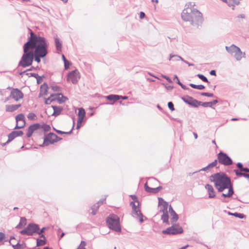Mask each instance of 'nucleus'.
Returning a JSON list of instances; mask_svg holds the SVG:
<instances>
[{
	"instance_id": "f257e3e1",
	"label": "nucleus",
	"mask_w": 249,
	"mask_h": 249,
	"mask_svg": "<svg viewBox=\"0 0 249 249\" xmlns=\"http://www.w3.org/2000/svg\"><path fill=\"white\" fill-rule=\"evenodd\" d=\"M210 180L214 183L215 188L219 192H223L225 189H228L227 194H222V196L230 197L233 194L231 179L224 173H219L212 175L210 177Z\"/></svg>"
},
{
	"instance_id": "f03ea898",
	"label": "nucleus",
	"mask_w": 249,
	"mask_h": 249,
	"mask_svg": "<svg viewBox=\"0 0 249 249\" xmlns=\"http://www.w3.org/2000/svg\"><path fill=\"white\" fill-rule=\"evenodd\" d=\"M195 4L189 2L185 5L186 8L181 13L182 19L186 21H189L190 23L197 26L201 24L203 21L202 14L198 10L195 8H192Z\"/></svg>"
},
{
	"instance_id": "7ed1b4c3",
	"label": "nucleus",
	"mask_w": 249,
	"mask_h": 249,
	"mask_svg": "<svg viewBox=\"0 0 249 249\" xmlns=\"http://www.w3.org/2000/svg\"><path fill=\"white\" fill-rule=\"evenodd\" d=\"M30 34L31 36L28 41L30 42L29 45L30 49L33 51V50L35 49L34 52V54L40 56L41 58L44 57L47 53V48L48 46L45 38L35 35L32 32Z\"/></svg>"
},
{
	"instance_id": "20e7f679",
	"label": "nucleus",
	"mask_w": 249,
	"mask_h": 249,
	"mask_svg": "<svg viewBox=\"0 0 249 249\" xmlns=\"http://www.w3.org/2000/svg\"><path fill=\"white\" fill-rule=\"evenodd\" d=\"M30 42H26L24 45V54H23L20 61L18 63V66L23 68L28 67L32 65L34 60V52L30 49L29 45Z\"/></svg>"
},
{
	"instance_id": "39448f33",
	"label": "nucleus",
	"mask_w": 249,
	"mask_h": 249,
	"mask_svg": "<svg viewBox=\"0 0 249 249\" xmlns=\"http://www.w3.org/2000/svg\"><path fill=\"white\" fill-rule=\"evenodd\" d=\"M159 200V207L160 209V212L162 213L161 219L163 223L169 225L170 222L169 221V216L168 214L167 209L168 208V203L161 197L158 198Z\"/></svg>"
},
{
	"instance_id": "423d86ee",
	"label": "nucleus",
	"mask_w": 249,
	"mask_h": 249,
	"mask_svg": "<svg viewBox=\"0 0 249 249\" xmlns=\"http://www.w3.org/2000/svg\"><path fill=\"white\" fill-rule=\"evenodd\" d=\"M106 222L108 228L115 231L120 232L121 231V227L120 224L119 217L115 214H111L107 217Z\"/></svg>"
},
{
	"instance_id": "0eeeda50",
	"label": "nucleus",
	"mask_w": 249,
	"mask_h": 249,
	"mask_svg": "<svg viewBox=\"0 0 249 249\" xmlns=\"http://www.w3.org/2000/svg\"><path fill=\"white\" fill-rule=\"evenodd\" d=\"M172 224L171 227L168 228L165 230H163L162 232L168 234H177L183 232V230L181 227L178 224Z\"/></svg>"
},
{
	"instance_id": "6e6552de",
	"label": "nucleus",
	"mask_w": 249,
	"mask_h": 249,
	"mask_svg": "<svg viewBox=\"0 0 249 249\" xmlns=\"http://www.w3.org/2000/svg\"><path fill=\"white\" fill-rule=\"evenodd\" d=\"M153 183H157L158 180L155 178H151L149 179L144 184L145 190L147 192L157 193L161 189V187L160 186L157 187H150L148 186L151 185Z\"/></svg>"
},
{
	"instance_id": "1a4fd4ad",
	"label": "nucleus",
	"mask_w": 249,
	"mask_h": 249,
	"mask_svg": "<svg viewBox=\"0 0 249 249\" xmlns=\"http://www.w3.org/2000/svg\"><path fill=\"white\" fill-rule=\"evenodd\" d=\"M218 162L224 165L228 166L232 163L231 159L225 153L220 152L217 154Z\"/></svg>"
},
{
	"instance_id": "9d476101",
	"label": "nucleus",
	"mask_w": 249,
	"mask_h": 249,
	"mask_svg": "<svg viewBox=\"0 0 249 249\" xmlns=\"http://www.w3.org/2000/svg\"><path fill=\"white\" fill-rule=\"evenodd\" d=\"M39 228L38 226L35 224H29L24 230L21 231L20 233L21 234L32 235L34 233L37 232Z\"/></svg>"
},
{
	"instance_id": "9b49d317",
	"label": "nucleus",
	"mask_w": 249,
	"mask_h": 249,
	"mask_svg": "<svg viewBox=\"0 0 249 249\" xmlns=\"http://www.w3.org/2000/svg\"><path fill=\"white\" fill-rule=\"evenodd\" d=\"M131 205L132 206V216L135 218L138 219L140 222H142L143 221V215L141 213L139 208L137 207L135 202H131Z\"/></svg>"
},
{
	"instance_id": "f8f14e48",
	"label": "nucleus",
	"mask_w": 249,
	"mask_h": 249,
	"mask_svg": "<svg viewBox=\"0 0 249 249\" xmlns=\"http://www.w3.org/2000/svg\"><path fill=\"white\" fill-rule=\"evenodd\" d=\"M68 81H71L73 84H76L80 79V75L76 70L70 72L68 75Z\"/></svg>"
},
{
	"instance_id": "ddd939ff",
	"label": "nucleus",
	"mask_w": 249,
	"mask_h": 249,
	"mask_svg": "<svg viewBox=\"0 0 249 249\" xmlns=\"http://www.w3.org/2000/svg\"><path fill=\"white\" fill-rule=\"evenodd\" d=\"M58 136L53 133H50L48 136L44 139L43 144L48 145L50 143H53L58 141Z\"/></svg>"
},
{
	"instance_id": "4468645a",
	"label": "nucleus",
	"mask_w": 249,
	"mask_h": 249,
	"mask_svg": "<svg viewBox=\"0 0 249 249\" xmlns=\"http://www.w3.org/2000/svg\"><path fill=\"white\" fill-rule=\"evenodd\" d=\"M10 97L18 101L19 99L23 98V94L18 89H13L10 94Z\"/></svg>"
},
{
	"instance_id": "2eb2a0df",
	"label": "nucleus",
	"mask_w": 249,
	"mask_h": 249,
	"mask_svg": "<svg viewBox=\"0 0 249 249\" xmlns=\"http://www.w3.org/2000/svg\"><path fill=\"white\" fill-rule=\"evenodd\" d=\"M16 120L17 124L15 128H21L24 127L25 124V121L23 114H18L16 117Z\"/></svg>"
},
{
	"instance_id": "dca6fc26",
	"label": "nucleus",
	"mask_w": 249,
	"mask_h": 249,
	"mask_svg": "<svg viewBox=\"0 0 249 249\" xmlns=\"http://www.w3.org/2000/svg\"><path fill=\"white\" fill-rule=\"evenodd\" d=\"M85 114L86 112L84 109H83V108H79L77 124L76 126L77 129H79L81 127L84 118L85 116Z\"/></svg>"
},
{
	"instance_id": "f3484780",
	"label": "nucleus",
	"mask_w": 249,
	"mask_h": 249,
	"mask_svg": "<svg viewBox=\"0 0 249 249\" xmlns=\"http://www.w3.org/2000/svg\"><path fill=\"white\" fill-rule=\"evenodd\" d=\"M40 125L39 124H35L30 125L28 129L27 136L30 137L32 134L36 130L39 128Z\"/></svg>"
},
{
	"instance_id": "a211bd4d",
	"label": "nucleus",
	"mask_w": 249,
	"mask_h": 249,
	"mask_svg": "<svg viewBox=\"0 0 249 249\" xmlns=\"http://www.w3.org/2000/svg\"><path fill=\"white\" fill-rule=\"evenodd\" d=\"M168 212L170 214V215L171 216V223H174L176 221H177V220L178 219V215L176 213V212L173 209V208L171 205H170L169 206Z\"/></svg>"
},
{
	"instance_id": "6ab92c4d",
	"label": "nucleus",
	"mask_w": 249,
	"mask_h": 249,
	"mask_svg": "<svg viewBox=\"0 0 249 249\" xmlns=\"http://www.w3.org/2000/svg\"><path fill=\"white\" fill-rule=\"evenodd\" d=\"M52 97L54 98V101H57L60 104L64 102L67 99V98L60 93L53 94Z\"/></svg>"
},
{
	"instance_id": "aec40b11",
	"label": "nucleus",
	"mask_w": 249,
	"mask_h": 249,
	"mask_svg": "<svg viewBox=\"0 0 249 249\" xmlns=\"http://www.w3.org/2000/svg\"><path fill=\"white\" fill-rule=\"evenodd\" d=\"M237 49L238 50H236V51H235L233 55L236 60L240 61L244 57L245 53H243L238 47H237Z\"/></svg>"
},
{
	"instance_id": "412c9836",
	"label": "nucleus",
	"mask_w": 249,
	"mask_h": 249,
	"mask_svg": "<svg viewBox=\"0 0 249 249\" xmlns=\"http://www.w3.org/2000/svg\"><path fill=\"white\" fill-rule=\"evenodd\" d=\"M205 188L208 190L209 198H213L215 197V195L214 189L212 185L207 184L205 186Z\"/></svg>"
},
{
	"instance_id": "4be33fe9",
	"label": "nucleus",
	"mask_w": 249,
	"mask_h": 249,
	"mask_svg": "<svg viewBox=\"0 0 249 249\" xmlns=\"http://www.w3.org/2000/svg\"><path fill=\"white\" fill-rule=\"evenodd\" d=\"M20 106V104L7 105L6 106V111L7 112H13L18 109Z\"/></svg>"
},
{
	"instance_id": "5701e85b",
	"label": "nucleus",
	"mask_w": 249,
	"mask_h": 249,
	"mask_svg": "<svg viewBox=\"0 0 249 249\" xmlns=\"http://www.w3.org/2000/svg\"><path fill=\"white\" fill-rule=\"evenodd\" d=\"M237 46L234 44L231 45L230 46H226L225 48L226 51L231 54L233 55L234 53L236 50H238Z\"/></svg>"
},
{
	"instance_id": "b1692460",
	"label": "nucleus",
	"mask_w": 249,
	"mask_h": 249,
	"mask_svg": "<svg viewBox=\"0 0 249 249\" xmlns=\"http://www.w3.org/2000/svg\"><path fill=\"white\" fill-rule=\"evenodd\" d=\"M48 92V85L46 84H43L40 87V95L41 96L46 95Z\"/></svg>"
},
{
	"instance_id": "393cba45",
	"label": "nucleus",
	"mask_w": 249,
	"mask_h": 249,
	"mask_svg": "<svg viewBox=\"0 0 249 249\" xmlns=\"http://www.w3.org/2000/svg\"><path fill=\"white\" fill-rule=\"evenodd\" d=\"M52 107L53 110V112L52 115L55 116L59 115L63 109L62 107H61L52 106Z\"/></svg>"
},
{
	"instance_id": "a878e982",
	"label": "nucleus",
	"mask_w": 249,
	"mask_h": 249,
	"mask_svg": "<svg viewBox=\"0 0 249 249\" xmlns=\"http://www.w3.org/2000/svg\"><path fill=\"white\" fill-rule=\"evenodd\" d=\"M217 163V160H214L213 162L210 163L209 165H208L205 167L203 168L202 169H200L199 171H206L209 169L213 168L216 165Z\"/></svg>"
},
{
	"instance_id": "bb28decb",
	"label": "nucleus",
	"mask_w": 249,
	"mask_h": 249,
	"mask_svg": "<svg viewBox=\"0 0 249 249\" xmlns=\"http://www.w3.org/2000/svg\"><path fill=\"white\" fill-rule=\"evenodd\" d=\"M240 0H223V1L228 3L229 6H233L235 5H238Z\"/></svg>"
},
{
	"instance_id": "cd10ccee",
	"label": "nucleus",
	"mask_w": 249,
	"mask_h": 249,
	"mask_svg": "<svg viewBox=\"0 0 249 249\" xmlns=\"http://www.w3.org/2000/svg\"><path fill=\"white\" fill-rule=\"evenodd\" d=\"M104 200H100L99 201H98V202L97 204H94L92 207V214L93 215H95L96 213V211L98 209L100 204H103L104 202Z\"/></svg>"
},
{
	"instance_id": "c85d7f7f",
	"label": "nucleus",
	"mask_w": 249,
	"mask_h": 249,
	"mask_svg": "<svg viewBox=\"0 0 249 249\" xmlns=\"http://www.w3.org/2000/svg\"><path fill=\"white\" fill-rule=\"evenodd\" d=\"M169 60L178 61L179 60L184 61V59L180 56L175 54H170Z\"/></svg>"
},
{
	"instance_id": "c756f323",
	"label": "nucleus",
	"mask_w": 249,
	"mask_h": 249,
	"mask_svg": "<svg viewBox=\"0 0 249 249\" xmlns=\"http://www.w3.org/2000/svg\"><path fill=\"white\" fill-rule=\"evenodd\" d=\"M41 237L43 238V239H37V240H36V241H37L36 246L37 247L41 246L46 244V241H45L46 238H45V236L43 234H41Z\"/></svg>"
},
{
	"instance_id": "7c9ffc66",
	"label": "nucleus",
	"mask_w": 249,
	"mask_h": 249,
	"mask_svg": "<svg viewBox=\"0 0 249 249\" xmlns=\"http://www.w3.org/2000/svg\"><path fill=\"white\" fill-rule=\"evenodd\" d=\"M106 98L110 101H113L114 102L120 99L119 95H109L106 96Z\"/></svg>"
},
{
	"instance_id": "2f4dec72",
	"label": "nucleus",
	"mask_w": 249,
	"mask_h": 249,
	"mask_svg": "<svg viewBox=\"0 0 249 249\" xmlns=\"http://www.w3.org/2000/svg\"><path fill=\"white\" fill-rule=\"evenodd\" d=\"M55 44L56 48L57 50L61 51V48H62L61 41L57 37H56L55 38Z\"/></svg>"
},
{
	"instance_id": "473e14b6",
	"label": "nucleus",
	"mask_w": 249,
	"mask_h": 249,
	"mask_svg": "<svg viewBox=\"0 0 249 249\" xmlns=\"http://www.w3.org/2000/svg\"><path fill=\"white\" fill-rule=\"evenodd\" d=\"M17 137L16 132H14V131L12 132L8 135V140L6 142V143H9Z\"/></svg>"
},
{
	"instance_id": "72a5a7b5",
	"label": "nucleus",
	"mask_w": 249,
	"mask_h": 249,
	"mask_svg": "<svg viewBox=\"0 0 249 249\" xmlns=\"http://www.w3.org/2000/svg\"><path fill=\"white\" fill-rule=\"evenodd\" d=\"M181 99L186 103L190 105L191 104V102L192 101V97L189 96H186L181 97Z\"/></svg>"
},
{
	"instance_id": "f704fd0d",
	"label": "nucleus",
	"mask_w": 249,
	"mask_h": 249,
	"mask_svg": "<svg viewBox=\"0 0 249 249\" xmlns=\"http://www.w3.org/2000/svg\"><path fill=\"white\" fill-rule=\"evenodd\" d=\"M26 219L24 217H21L19 223L16 226V228L20 229L22 228L23 225L26 224Z\"/></svg>"
},
{
	"instance_id": "c9c22d12",
	"label": "nucleus",
	"mask_w": 249,
	"mask_h": 249,
	"mask_svg": "<svg viewBox=\"0 0 249 249\" xmlns=\"http://www.w3.org/2000/svg\"><path fill=\"white\" fill-rule=\"evenodd\" d=\"M190 86L194 89H196L199 90L203 89L205 88V87L202 85H196L194 84H190Z\"/></svg>"
},
{
	"instance_id": "e433bc0d",
	"label": "nucleus",
	"mask_w": 249,
	"mask_h": 249,
	"mask_svg": "<svg viewBox=\"0 0 249 249\" xmlns=\"http://www.w3.org/2000/svg\"><path fill=\"white\" fill-rule=\"evenodd\" d=\"M229 214L230 215H233L236 217H238L239 218H243L245 217V215H244L242 213H231L230 212L229 213Z\"/></svg>"
},
{
	"instance_id": "4c0bfd02",
	"label": "nucleus",
	"mask_w": 249,
	"mask_h": 249,
	"mask_svg": "<svg viewBox=\"0 0 249 249\" xmlns=\"http://www.w3.org/2000/svg\"><path fill=\"white\" fill-rule=\"evenodd\" d=\"M191 104H190V105H191L192 106L194 107H198V105H201V102H198L196 100H194L193 98H192V101H191Z\"/></svg>"
},
{
	"instance_id": "58836bf2",
	"label": "nucleus",
	"mask_w": 249,
	"mask_h": 249,
	"mask_svg": "<svg viewBox=\"0 0 249 249\" xmlns=\"http://www.w3.org/2000/svg\"><path fill=\"white\" fill-rule=\"evenodd\" d=\"M27 117L29 120H35L36 119V115L34 113H30L28 114Z\"/></svg>"
},
{
	"instance_id": "ea45409f",
	"label": "nucleus",
	"mask_w": 249,
	"mask_h": 249,
	"mask_svg": "<svg viewBox=\"0 0 249 249\" xmlns=\"http://www.w3.org/2000/svg\"><path fill=\"white\" fill-rule=\"evenodd\" d=\"M53 101H54V98L52 97L51 94L50 97L45 100V103L46 104H50Z\"/></svg>"
},
{
	"instance_id": "a19ab883",
	"label": "nucleus",
	"mask_w": 249,
	"mask_h": 249,
	"mask_svg": "<svg viewBox=\"0 0 249 249\" xmlns=\"http://www.w3.org/2000/svg\"><path fill=\"white\" fill-rule=\"evenodd\" d=\"M197 76H198V77L199 78L201 79L202 81H203L204 82H209L207 78L205 76H204L203 75L201 74H198L197 75Z\"/></svg>"
},
{
	"instance_id": "79ce46f5",
	"label": "nucleus",
	"mask_w": 249,
	"mask_h": 249,
	"mask_svg": "<svg viewBox=\"0 0 249 249\" xmlns=\"http://www.w3.org/2000/svg\"><path fill=\"white\" fill-rule=\"evenodd\" d=\"M86 245V242L84 241H82L77 249H86L85 248Z\"/></svg>"
},
{
	"instance_id": "37998d69",
	"label": "nucleus",
	"mask_w": 249,
	"mask_h": 249,
	"mask_svg": "<svg viewBox=\"0 0 249 249\" xmlns=\"http://www.w3.org/2000/svg\"><path fill=\"white\" fill-rule=\"evenodd\" d=\"M200 105L204 107H212V103H210V102H204L202 104L201 103Z\"/></svg>"
},
{
	"instance_id": "c03bdc74",
	"label": "nucleus",
	"mask_w": 249,
	"mask_h": 249,
	"mask_svg": "<svg viewBox=\"0 0 249 249\" xmlns=\"http://www.w3.org/2000/svg\"><path fill=\"white\" fill-rule=\"evenodd\" d=\"M51 88L52 90L55 91H59L60 90V87L57 86H52Z\"/></svg>"
},
{
	"instance_id": "a18cd8bd",
	"label": "nucleus",
	"mask_w": 249,
	"mask_h": 249,
	"mask_svg": "<svg viewBox=\"0 0 249 249\" xmlns=\"http://www.w3.org/2000/svg\"><path fill=\"white\" fill-rule=\"evenodd\" d=\"M168 106L170 110H171L172 111H173V110H175V108H174V105L172 103V102H168Z\"/></svg>"
},
{
	"instance_id": "49530a36",
	"label": "nucleus",
	"mask_w": 249,
	"mask_h": 249,
	"mask_svg": "<svg viewBox=\"0 0 249 249\" xmlns=\"http://www.w3.org/2000/svg\"><path fill=\"white\" fill-rule=\"evenodd\" d=\"M234 172L237 176L242 177L243 173L239 171L238 170H234Z\"/></svg>"
},
{
	"instance_id": "de8ad7c7",
	"label": "nucleus",
	"mask_w": 249,
	"mask_h": 249,
	"mask_svg": "<svg viewBox=\"0 0 249 249\" xmlns=\"http://www.w3.org/2000/svg\"><path fill=\"white\" fill-rule=\"evenodd\" d=\"M34 57L35 60L36 61L37 63H39L40 62L41 56L34 54Z\"/></svg>"
},
{
	"instance_id": "09e8293b",
	"label": "nucleus",
	"mask_w": 249,
	"mask_h": 249,
	"mask_svg": "<svg viewBox=\"0 0 249 249\" xmlns=\"http://www.w3.org/2000/svg\"><path fill=\"white\" fill-rule=\"evenodd\" d=\"M201 95L205 96L207 97H213V93H208V92H203L201 93Z\"/></svg>"
},
{
	"instance_id": "8fccbe9b",
	"label": "nucleus",
	"mask_w": 249,
	"mask_h": 249,
	"mask_svg": "<svg viewBox=\"0 0 249 249\" xmlns=\"http://www.w3.org/2000/svg\"><path fill=\"white\" fill-rule=\"evenodd\" d=\"M177 83L181 86V87L184 89H188L183 84H182L179 80V79H178Z\"/></svg>"
},
{
	"instance_id": "3c124183",
	"label": "nucleus",
	"mask_w": 249,
	"mask_h": 249,
	"mask_svg": "<svg viewBox=\"0 0 249 249\" xmlns=\"http://www.w3.org/2000/svg\"><path fill=\"white\" fill-rule=\"evenodd\" d=\"M70 65H71V64L69 61L67 60L66 61H65L64 62L65 69H68L69 68Z\"/></svg>"
},
{
	"instance_id": "603ef678",
	"label": "nucleus",
	"mask_w": 249,
	"mask_h": 249,
	"mask_svg": "<svg viewBox=\"0 0 249 249\" xmlns=\"http://www.w3.org/2000/svg\"><path fill=\"white\" fill-rule=\"evenodd\" d=\"M44 130L46 131H48L50 129V126L49 125L44 124L43 126Z\"/></svg>"
},
{
	"instance_id": "864d4df0",
	"label": "nucleus",
	"mask_w": 249,
	"mask_h": 249,
	"mask_svg": "<svg viewBox=\"0 0 249 249\" xmlns=\"http://www.w3.org/2000/svg\"><path fill=\"white\" fill-rule=\"evenodd\" d=\"M14 132H16V135H17V136H21L23 134V132L21 130H19V131H14Z\"/></svg>"
},
{
	"instance_id": "5fc2aeb1",
	"label": "nucleus",
	"mask_w": 249,
	"mask_h": 249,
	"mask_svg": "<svg viewBox=\"0 0 249 249\" xmlns=\"http://www.w3.org/2000/svg\"><path fill=\"white\" fill-rule=\"evenodd\" d=\"M56 132L58 133V134H70L71 132V130L68 132H63V131H61L60 130H57Z\"/></svg>"
},
{
	"instance_id": "6e6d98bb",
	"label": "nucleus",
	"mask_w": 249,
	"mask_h": 249,
	"mask_svg": "<svg viewBox=\"0 0 249 249\" xmlns=\"http://www.w3.org/2000/svg\"><path fill=\"white\" fill-rule=\"evenodd\" d=\"M237 166L239 168L240 171L242 170V168H243V165L241 162H238L237 163Z\"/></svg>"
},
{
	"instance_id": "4d7b16f0",
	"label": "nucleus",
	"mask_w": 249,
	"mask_h": 249,
	"mask_svg": "<svg viewBox=\"0 0 249 249\" xmlns=\"http://www.w3.org/2000/svg\"><path fill=\"white\" fill-rule=\"evenodd\" d=\"M46 228L43 227L41 229L40 231L39 230L36 232L38 234L41 235L42 233H43L44 231V230H45Z\"/></svg>"
},
{
	"instance_id": "13d9d810",
	"label": "nucleus",
	"mask_w": 249,
	"mask_h": 249,
	"mask_svg": "<svg viewBox=\"0 0 249 249\" xmlns=\"http://www.w3.org/2000/svg\"><path fill=\"white\" fill-rule=\"evenodd\" d=\"M5 237V234L2 232H0V241L3 239Z\"/></svg>"
},
{
	"instance_id": "bf43d9fd",
	"label": "nucleus",
	"mask_w": 249,
	"mask_h": 249,
	"mask_svg": "<svg viewBox=\"0 0 249 249\" xmlns=\"http://www.w3.org/2000/svg\"><path fill=\"white\" fill-rule=\"evenodd\" d=\"M241 171L249 173V169L248 168H246H246L243 167V168H242V170Z\"/></svg>"
},
{
	"instance_id": "052dcab7",
	"label": "nucleus",
	"mask_w": 249,
	"mask_h": 249,
	"mask_svg": "<svg viewBox=\"0 0 249 249\" xmlns=\"http://www.w3.org/2000/svg\"><path fill=\"white\" fill-rule=\"evenodd\" d=\"M31 75H32V76H34V77H35L36 78H37V77H38L40 79L41 78V77L38 76V74L36 73H31Z\"/></svg>"
},
{
	"instance_id": "680f3d73",
	"label": "nucleus",
	"mask_w": 249,
	"mask_h": 249,
	"mask_svg": "<svg viewBox=\"0 0 249 249\" xmlns=\"http://www.w3.org/2000/svg\"><path fill=\"white\" fill-rule=\"evenodd\" d=\"M242 177H244L246 178L249 179V174H248L243 173Z\"/></svg>"
},
{
	"instance_id": "e2e57ef3",
	"label": "nucleus",
	"mask_w": 249,
	"mask_h": 249,
	"mask_svg": "<svg viewBox=\"0 0 249 249\" xmlns=\"http://www.w3.org/2000/svg\"><path fill=\"white\" fill-rule=\"evenodd\" d=\"M144 16H145V14L143 12H140V18H141V19L143 18L144 17Z\"/></svg>"
},
{
	"instance_id": "0e129e2a",
	"label": "nucleus",
	"mask_w": 249,
	"mask_h": 249,
	"mask_svg": "<svg viewBox=\"0 0 249 249\" xmlns=\"http://www.w3.org/2000/svg\"><path fill=\"white\" fill-rule=\"evenodd\" d=\"M210 74H211L212 75H214V76L216 75V72L214 70H212L210 71Z\"/></svg>"
},
{
	"instance_id": "69168bd1",
	"label": "nucleus",
	"mask_w": 249,
	"mask_h": 249,
	"mask_svg": "<svg viewBox=\"0 0 249 249\" xmlns=\"http://www.w3.org/2000/svg\"><path fill=\"white\" fill-rule=\"evenodd\" d=\"M162 77H163V78H164L165 79H166L168 81H169V82H171V79L169 78V77H168V76H163V75L162 76Z\"/></svg>"
},
{
	"instance_id": "338daca9",
	"label": "nucleus",
	"mask_w": 249,
	"mask_h": 249,
	"mask_svg": "<svg viewBox=\"0 0 249 249\" xmlns=\"http://www.w3.org/2000/svg\"><path fill=\"white\" fill-rule=\"evenodd\" d=\"M119 97H120V99H122L123 100H125L128 98L127 96H122L119 95Z\"/></svg>"
},
{
	"instance_id": "774afa93",
	"label": "nucleus",
	"mask_w": 249,
	"mask_h": 249,
	"mask_svg": "<svg viewBox=\"0 0 249 249\" xmlns=\"http://www.w3.org/2000/svg\"><path fill=\"white\" fill-rule=\"evenodd\" d=\"M217 102L218 101L217 100H214L212 102H210V103H212V105L216 104Z\"/></svg>"
}]
</instances>
